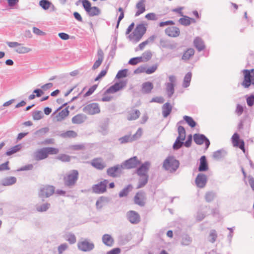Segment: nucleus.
<instances>
[{"mask_svg": "<svg viewBox=\"0 0 254 254\" xmlns=\"http://www.w3.org/2000/svg\"><path fill=\"white\" fill-rule=\"evenodd\" d=\"M178 132L179 135L176 139V150L180 148L183 145L187 147H190L192 141L191 140L187 139L185 142H184L186 138V130L185 128L182 126H179Z\"/></svg>", "mask_w": 254, "mask_h": 254, "instance_id": "obj_1", "label": "nucleus"}, {"mask_svg": "<svg viewBox=\"0 0 254 254\" xmlns=\"http://www.w3.org/2000/svg\"><path fill=\"white\" fill-rule=\"evenodd\" d=\"M146 31L145 25L143 23L137 25L133 32L128 36L129 40L136 43L142 38Z\"/></svg>", "mask_w": 254, "mask_h": 254, "instance_id": "obj_2", "label": "nucleus"}, {"mask_svg": "<svg viewBox=\"0 0 254 254\" xmlns=\"http://www.w3.org/2000/svg\"><path fill=\"white\" fill-rule=\"evenodd\" d=\"M242 71L244 78L242 85L245 88H249L251 85H254V69H244Z\"/></svg>", "mask_w": 254, "mask_h": 254, "instance_id": "obj_3", "label": "nucleus"}, {"mask_svg": "<svg viewBox=\"0 0 254 254\" xmlns=\"http://www.w3.org/2000/svg\"><path fill=\"white\" fill-rule=\"evenodd\" d=\"M78 178V172L77 170H73L67 174L64 177L65 186L72 187L75 184Z\"/></svg>", "mask_w": 254, "mask_h": 254, "instance_id": "obj_4", "label": "nucleus"}, {"mask_svg": "<svg viewBox=\"0 0 254 254\" xmlns=\"http://www.w3.org/2000/svg\"><path fill=\"white\" fill-rule=\"evenodd\" d=\"M94 244L88 239H81L77 243L78 249L84 252H90L94 248Z\"/></svg>", "mask_w": 254, "mask_h": 254, "instance_id": "obj_5", "label": "nucleus"}, {"mask_svg": "<svg viewBox=\"0 0 254 254\" xmlns=\"http://www.w3.org/2000/svg\"><path fill=\"white\" fill-rule=\"evenodd\" d=\"M55 191V188L52 186H44L40 188L38 195L39 197L43 199L44 198L49 197L52 195Z\"/></svg>", "mask_w": 254, "mask_h": 254, "instance_id": "obj_6", "label": "nucleus"}, {"mask_svg": "<svg viewBox=\"0 0 254 254\" xmlns=\"http://www.w3.org/2000/svg\"><path fill=\"white\" fill-rule=\"evenodd\" d=\"M83 111L89 115H94L100 112L99 104L96 103H92L87 105L83 108Z\"/></svg>", "mask_w": 254, "mask_h": 254, "instance_id": "obj_7", "label": "nucleus"}, {"mask_svg": "<svg viewBox=\"0 0 254 254\" xmlns=\"http://www.w3.org/2000/svg\"><path fill=\"white\" fill-rule=\"evenodd\" d=\"M193 140L195 143L198 145H201L205 143V150L207 149L210 144L209 140L202 134H194L193 135Z\"/></svg>", "mask_w": 254, "mask_h": 254, "instance_id": "obj_8", "label": "nucleus"}, {"mask_svg": "<svg viewBox=\"0 0 254 254\" xmlns=\"http://www.w3.org/2000/svg\"><path fill=\"white\" fill-rule=\"evenodd\" d=\"M140 163L136 156H134L132 158L125 161L123 164V168L131 169L135 168Z\"/></svg>", "mask_w": 254, "mask_h": 254, "instance_id": "obj_9", "label": "nucleus"}, {"mask_svg": "<svg viewBox=\"0 0 254 254\" xmlns=\"http://www.w3.org/2000/svg\"><path fill=\"white\" fill-rule=\"evenodd\" d=\"M127 85L126 81H121L116 83L109 87L106 91L107 93H115L124 88Z\"/></svg>", "mask_w": 254, "mask_h": 254, "instance_id": "obj_10", "label": "nucleus"}, {"mask_svg": "<svg viewBox=\"0 0 254 254\" xmlns=\"http://www.w3.org/2000/svg\"><path fill=\"white\" fill-rule=\"evenodd\" d=\"M163 167L166 170L173 172L175 170V158L169 156L164 161Z\"/></svg>", "mask_w": 254, "mask_h": 254, "instance_id": "obj_11", "label": "nucleus"}, {"mask_svg": "<svg viewBox=\"0 0 254 254\" xmlns=\"http://www.w3.org/2000/svg\"><path fill=\"white\" fill-rule=\"evenodd\" d=\"M146 194L143 191L136 193L134 197V203L140 206H143L145 203Z\"/></svg>", "mask_w": 254, "mask_h": 254, "instance_id": "obj_12", "label": "nucleus"}, {"mask_svg": "<svg viewBox=\"0 0 254 254\" xmlns=\"http://www.w3.org/2000/svg\"><path fill=\"white\" fill-rule=\"evenodd\" d=\"M108 183V180H104L103 181L94 185L92 188L93 191L97 193H102L104 192L106 190V187Z\"/></svg>", "mask_w": 254, "mask_h": 254, "instance_id": "obj_13", "label": "nucleus"}, {"mask_svg": "<svg viewBox=\"0 0 254 254\" xmlns=\"http://www.w3.org/2000/svg\"><path fill=\"white\" fill-rule=\"evenodd\" d=\"M207 181V176L202 173L198 174L195 180L196 185L199 188H204L206 186Z\"/></svg>", "mask_w": 254, "mask_h": 254, "instance_id": "obj_14", "label": "nucleus"}, {"mask_svg": "<svg viewBox=\"0 0 254 254\" xmlns=\"http://www.w3.org/2000/svg\"><path fill=\"white\" fill-rule=\"evenodd\" d=\"M150 163L146 161L142 164L137 170L136 174L139 176H148L147 172L149 170Z\"/></svg>", "mask_w": 254, "mask_h": 254, "instance_id": "obj_15", "label": "nucleus"}, {"mask_svg": "<svg viewBox=\"0 0 254 254\" xmlns=\"http://www.w3.org/2000/svg\"><path fill=\"white\" fill-rule=\"evenodd\" d=\"M232 141L235 146L238 147L245 152V143L243 140L240 139L239 135L235 133L232 137Z\"/></svg>", "mask_w": 254, "mask_h": 254, "instance_id": "obj_16", "label": "nucleus"}, {"mask_svg": "<svg viewBox=\"0 0 254 254\" xmlns=\"http://www.w3.org/2000/svg\"><path fill=\"white\" fill-rule=\"evenodd\" d=\"M123 168V165H117L114 167H111L107 169V174L110 177H116L118 175V174L121 172V171Z\"/></svg>", "mask_w": 254, "mask_h": 254, "instance_id": "obj_17", "label": "nucleus"}, {"mask_svg": "<svg viewBox=\"0 0 254 254\" xmlns=\"http://www.w3.org/2000/svg\"><path fill=\"white\" fill-rule=\"evenodd\" d=\"M127 217L128 221L132 224H137L140 221L139 214L134 211H130L127 213Z\"/></svg>", "mask_w": 254, "mask_h": 254, "instance_id": "obj_18", "label": "nucleus"}, {"mask_svg": "<svg viewBox=\"0 0 254 254\" xmlns=\"http://www.w3.org/2000/svg\"><path fill=\"white\" fill-rule=\"evenodd\" d=\"M35 160L39 161L44 159L48 157L45 147L39 149L35 151L34 154Z\"/></svg>", "mask_w": 254, "mask_h": 254, "instance_id": "obj_19", "label": "nucleus"}, {"mask_svg": "<svg viewBox=\"0 0 254 254\" xmlns=\"http://www.w3.org/2000/svg\"><path fill=\"white\" fill-rule=\"evenodd\" d=\"M136 8L137 10L135 14V16L137 17L145 11V0H140L136 3Z\"/></svg>", "mask_w": 254, "mask_h": 254, "instance_id": "obj_20", "label": "nucleus"}, {"mask_svg": "<svg viewBox=\"0 0 254 254\" xmlns=\"http://www.w3.org/2000/svg\"><path fill=\"white\" fill-rule=\"evenodd\" d=\"M91 165L98 170H103L106 166L104 162L101 158L94 159L92 161Z\"/></svg>", "mask_w": 254, "mask_h": 254, "instance_id": "obj_21", "label": "nucleus"}, {"mask_svg": "<svg viewBox=\"0 0 254 254\" xmlns=\"http://www.w3.org/2000/svg\"><path fill=\"white\" fill-rule=\"evenodd\" d=\"M193 44L196 49L200 52L205 49V45L202 39L198 37H196L193 41Z\"/></svg>", "mask_w": 254, "mask_h": 254, "instance_id": "obj_22", "label": "nucleus"}, {"mask_svg": "<svg viewBox=\"0 0 254 254\" xmlns=\"http://www.w3.org/2000/svg\"><path fill=\"white\" fill-rule=\"evenodd\" d=\"M175 77L173 75L169 76L170 83L166 84V91L169 96H172L174 93V80Z\"/></svg>", "mask_w": 254, "mask_h": 254, "instance_id": "obj_23", "label": "nucleus"}, {"mask_svg": "<svg viewBox=\"0 0 254 254\" xmlns=\"http://www.w3.org/2000/svg\"><path fill=\"white\" fill-rule=\"evenodd\" d=\"M102 242L104 245L108 247L113 246L114 240L113 237L109 234H104L102 236Z\"/></svg>", "mask_w": 254, "mask_h": 254, "instance_id": "obj_24", "label": "nucleus"}, {"mask_svg": "<svg viewBox=\"0 0 254 254\" xmlns=\"http://www.w3.org/2000/svg\"><path fill=\"white\" fill-rule=\"evenodd\" d=\"M208 169V164L206 158L205 156H202L200 158V164L198 167V171L200 172L206 171Z\"/></svg>", "mask_w": 254, "mask_h": 254, "instance_id": "obj_25", "label": "nucleus"}, {"mask_svg": "<svg viewBox=\"0 0 254 254\" xmlns=\"http://www.w3.org/2000/svg\"><path fill=\"white\" fill-rule=\"evenodd\" d=\"M140 112L138 110L132 109L128 112L127 119L129 121L135 120L140 116Z\"/></svg>", "mask_w": 254, "mask_h": 254, "instance_id": "obj_26", "label": "nucleus"}, {"mask_svg": "<svg viewBox=\"0 0 254 254\" xmlns=\"http://www.w3.org/2000/svg\"><path fill=\"white\" fill-rule=\"evenodd\" d=\"M110 201V199L108 197L105 196L100 197L96 201V205L98 209H100L103 207L105 204Z\"/></svg>", "mask_w": 254, "mask_h": 254, "instance_id": "obj_27", "label": "nucleus"}, {"mask_svg": "<svg viewBox=\"0 0 254 254\" xmlns=\"http://www.w3.org/2000/svg\"><path fill=\"white\" fill-rule=\"evenodd\" d=\"M68 114L69 111L67 108L63 109L56 115V120L57 122H61L64 120Z\"/></svg>", "mask_w": 254, "mask_h": 254, "instance_id": "obj_28", "label": "nucleus"}, {"mask_svg": "<svg viewBox=\"0 0 254 254\" xmlns=\"http://www.w3.org/2000/svg\"><path fill=\"white\" fill-rule=\"evenodd\" d=\"M227 153V151L224 149L218 150L215 151L213 154V157L216 160H219L225 157Z\"/></svg>", "mask_w": 254, "mask_h": 254, "instance_id": "obj_29", "label": "nucleus"}, {"mask_svg": "<svg viewBox=\"0 0 254 254\" xmlns=\"http://www.w3.org/2000/svg\"><path fill=\"white\" fill-rule=\"evenodd\" d=\"M86 116L83 114H78L72 118V122L75 124H80L86 120Z\"/></svg>", "mask_w": 254, "mask_h": 254, "instance_id": "obj_30", "label": "nucleus"}, {"mask_svg": "<svg viewBox=\"0 0 254 254\" xmlns=\"http://www.w3.org/2000/svg\"><path fill=\"white\" fill-rule=\"evenodd\" d=\"M157 66H158L157 64L153 65L152 66L149 67L147 68V69H146L144 70V72L146 74H151L156 71V70L157 68ZM143 71H144L143 70H142L140 68H138L136 69V70H135L134 72L135 73H138L140 72H143Z\"/></svg>", "mask_w": 254, "mask_h": 254, "instance_id": "obj_31", "label": "nucleus"}, {"mask_svg": "<svg viewBox=\"0 0 254 254\" xmlns=\"http://www.w3.org/2000/svg\"><path fill=\"white\" fill-rule=\"evenodd\" d=\"M59 135L64 138H75L77 136V133L73 130H68L60 133Z\"/></svg>", "mask_w": 254, "mask_h": 254, "instance_id": "obj_32", "label": "nucleus"}, {"mask_svg": "<svg viewBox=\"0 0 254 254\" xmlns=\"http://www.w3.org/2000/svg\"><path fill=\"white\" fill-rule=\"evenodd\" d=\"M181 244L183 246H188L192 242V239L188 235L184 234L181 237Z\"/></svg>", "mask_w": 254, "mask_h": 254, "instance_id": "obj_33", "label": "nucleus"}, {"mask_svg": "<svg viewBox=\"0 0 254 254\" xmlns=\"http://www.w3.org/2000/svg\"><path fill=\"white\" fill-rule=\"evenodd\" d=\"M153 88V85L150 82H146L142 85V92L144 93H149Z\"/></svg>", "mask_w": 254, "mask_h": 254, "instance_id": "obj_34", "label": "nucleus"}, {"mask_svg": "<svg viewBox=\"0 0 254 254\" xmlns=\"http://www.w3.org/2000/svg\"><path fill=\"white\" fill-rule=\"evenodd\" d=\"M194 54V49L193 48H189L184 52L182 56V59L184 61H187L192 57Z\"/></svg>", "mask_w": 254, "mask_h": 254, "instance_id": "obj_35", "label": "nucleus"}, {"mask_svg": "<svg viewBox=\"0 0 254 254\" xmlns=\"http://www.w3.org/2000/svg\"><path fill=\"white\" fill-rule=\"evenodd\" d=\"M192 73L190 72H188L185 76L182 86L184 88L188 87L190 85Z\"/></svg>", "mask_w": 254, "mask_h": 254, "instance_id": "obj_36", "label": "nucleus"}, {"mask_svg": "<svg viewBox=\"0 0 254 254\" xmlns=\"http://www.w3.org/2000/svg\"><path fill=\"white\" fill-rule=\"evenodd\" d=\"M16 179L14 177H9L5 178L2 181V185L4 186H10L15 184Z\"/></svg>", "mask_w": 254, "mask_h": 254, "instance_id": "obj_37", "label": "nucleus"}, {"mask_svg": "<svg viewBox=\"0 0 254 254\" xmlns=\"http://www.w3.org/2000/svg\"><path fill=\"white\" fill-rule=\"evenodd\" d=\"M148 180V176H139L138 184L137 189L143 188L147 183Z\"/></svg>", "mask_w": 254, "mask_h": 254, "instance_id": "obj_38", "label": "nucleus"}, {"mask_svg": "<svg viewBox=\"0 0 254 254\" xmlns=\"http://www.w3.org/2000/svg\"><path fill=\"white\" fill-rule=\"evenodd\" d=\"M50 204L47 202L41 205L37 204L36 205V209L38 212H45L50 208Z\"/></svg>", "mask_w": 254, "mask_h": 254, "instance_id": "obj_39", "label": "nucleus"}, {"mask_svg": "<svg viewBox=\"0 0 254 254\" xmlns=\"http://www.w3.org/2000/svg\"><path fill=\"white\" fill-rule=\"evenodd\" d=\"M182 16V17L178 20L179 23L185 26H189L190 25V17L186 15Z\"/></svg>", "mask_w": 254, "mask_h": 254, "instance_id": "obj_40", "label": "nucleus"}, {"mask_svg": "<svg viewBox=\"0 0 254 254\" xmlns=\"http://www.w3.org/2000/svg\"><path fill=\"white\" fill-rule=\"evenodd\" d=\"M90 16L98 15L100 14L101 11L100 9L96 6L91 7V9L87 12Z\"/></svg>", "mask_w": 254, "mask_h": 254, "instance_id": "obj_41", "label": "nucleus"}, {"mask_svg": "<svg viewBox=\"0 0 254 254\" xmlns=\"http://www.w3.org/2000/svg\"><path fill=\"white\" fill-rule=\"evenodd\" d=\"M217 238V234L216 231L215 230H211L209 234L208 241L211 243H214L216 241Z\"/></svg>", "mask_w": 254, "mask_h": 254, "instance_id": "obj_42", "label": "nucleus"}, {"mask_svg": "<svg viewBox=\"0 0 254 254\" xmlns=\"http://www.w3.org/2000/svg\"><path fill=\"white\" fill-rule=\"evenodd\" d=\"M20 145H16L11 147L8 151H7L5 153V155L7 156H10L18 151L20 149Z\"/></svg>", "mask_w": 254, "mask_h": 254, "instance_id": "obj_43", "label": "nucleus"}, {"mask_svg": "<svg viewBox=\"0 0 254 254\" xmlns=\"http://www.w3.org/2000/svg\"><path fill=\"white\" fill-rule=\"evenodd\" d=\"M132 188V186L131 185H128L120 192L119 196L120 197H123L127 196L128 194L129 190H131Z\"/></svg>", "mask_w": 254, "mask_h": 254, "instance_id": "obj_44", "label": "nucleus"}, {"mask_svg": "<svg viewBox=\"0 0 254 254\" xmlns=\"http://www.w3.org/2000/svg\"><path fill=\"white\" fill-rule=\"evenodd\" d=\"M31 51L30 48L23 46H18L15 49V52L19 54H25Z\"/></svg>", "mask_w": 254, "mask_h": 254, "instance_id": "obj_45", "label": "nucleus"}, {"mask_svg": "<svg viewBox=\"0 0 254 254\" xmlns=\"http://www.w3.org/2000/svg\"><path fill=\"white\" fill-rule=\"evenodd\" d=\"M184 120L186 122V123L191 127H194L196 126V123L193 120V119L188 116H185L183 117Z\"/></svg>", "mask_w": 254, "mask_h": 254, "instance_id": "obj_46", "label": "nucleus"}, {"mask_svg": "<svg viewBox=\"0 0 254 254\" xmlns=\"http://www.w3.org/2000/svg\"><path fill=\"white\" fill-rule=\"evenodd\" d=\"M216 196V193L213 191H208L205 195V199L207 202L212 201Z\"/></svg>", "mask_w": 254, "mask_h": 254, "instance_id": "obj_47", "label": "nucleus"}, {"mask_svg": "<svg viewBox=\"0 0 254 254\" xmlns=\"http://www.w3.org/2000/svg\"><path fill=\"white\" fill-rule=\"evenodd\" d=\"M151 57L152 54L151 52L149 51H146L142 54L141 57H139L141 58V60H142V62H147L151 58Z\"/></svg>", "mask_w": 254, "mask_h": 254, "instance_id": "obj_48", "label": "nucleus"}, {"mask_svg": "<svg viewBox=\"0 0 254 254\" xmlns=\"http://www.w3.org/2000/svg\"><path fill=\"white\" fill-rule=\"evenodd\" d=\"M51 4V2L48 0H41L39 2L40 6L45 10L49 9Z\"/></svg>", "mask_w": 254, "mask_h": 254, "instance_id": "obj_49", "label": "nucleus"}, {"mask_svg": "<svg viewBox=\"0 0 254 254\" xmlns=\"http://www.w3.org/2000/svg\"><path fill=\"white\" fill-rule=\"evenodd\" d=\"M33 119L34 120H39L44 117L43 113L41 111H35L32 114Z\"/></svg>", "mask_w": 254, "mask_h": 254, "instance_id": "obj_50", "label": "nucleus"}, {"mask_svg": "<svg viewBox=\"0 0 254 254\" xmlns=\"http://www.w3.org/2000/svg\"><path fill=\"white\" fill-rule=\"evenodd\" d=\"M103 61V57L102 56V55L100 56V57H98V60L95 62L94 64L92 69L93 70H95L97 69L98 67H99L100 65L101 64L102 62Z\"/></svg>", "mask_w": 254, "mask_h": 254, "instance_id": "obj_51", "label": "nucleus"}, {"mask_svg": "<svg viewBox=\"0 0 254 254\" xmlns=\"http://www.w3.org/2000/svg\"><path fill=\"white\" fill-rule=\"evenodd\" d=\"M127 69H125L119 70L117 73L116 77L118 79L125 77L127 75Z\"/></svg>", "mask_w": 254, "mask_h": 254, "instance_id": "obj_52", "label": "nucleus"}, {"mask_svg": "<svg viewBox=\"0 0 254 254\" xmlns=\"http://www.w3.org/2000/svg\"><path fill=\"white\" fill-rule=\"evenodd\" d=\"M142 129L141 128H139L137 129L136 132L134 134H133L132 136H131L132 141H133L137 140V139L140 138L141 137V136L142 135Z\"/></svg>", "mask_w": 254, "mask_h": 254, "instance_id": "obj_53", "label": "nucleus"}, {"mask_svg": "<svg viewBox=\"0 0 254 254\" xmlns=\"http://www.w3.org/2000/svg\"><path fill=\"white\" fill-rule=\"evenodd\" d=\"M165 33L170 37H175V27H168L165 30Z\"/></svg>", "mask_w": 254, "mask_h": 254, "instance_id": "obj_54", "label": "nucleus"}, {"mask_svg": "<svg viewBox=\"0 0 254 254\" xmlns=\"http://www.w3.org/2000/svg\"><path fill=\"white\" fill-rule=\"evenodd\" d=\"M142 60H141V58L138 57H135L129 60L128 62V64L131 65H136L139 63L142 62Z\"/></svg>", "mask_w": 254, "mask_h": 254, "instance_id": "obj_55", "label": "nucleus"}, {"mask_svg": "<svg viewBox=\"0 0 254 254\" xmlns=\"http://www.w3.org/2000/svg\"><path fill=\"white\" fill-rule=\"evenodd\" d=\"M82 2L85 11L88 12L91 8V3L88 0H82Z\"/></svg>", "mask_w": 254, "mask_h": 254, "instance_id": "obj_56", "label": "nucleus"}, {"mask_svg": "<svg viewBox=\"0 0 254 254\" xmlns=\"http://www.w3.org/2000/svg\"><path fill=\"white\" fill-rule=\"evenodd\" d=\"M47 155L48 154H57L59 152V150L57 148L53 147H45Z\"/></svg>", "mask_w": 254, "mask_h": 254, "instance_id": "obj_57", "label": "nucleus"}, {"mask_svg": "<svg viewBox=\"0 0 254 254\" xmlns=\"http://www.w3.org/2000/svg\"><path fill=\"white\" fill-rule=\"evenodd\" d=\"M121 143H125L128 142H131L132 139L130 135H125L119 138Z\"/></svg>", "mask_w": 254, "mask_h": 254, "instance_id": "obj_58", "label": "nucleus"}, {"mask_svg": "<svg viewBox=\"0 0 254 254\" xmlns=\"http://www.w3.org/2000/svg\"><path fill=\"white\" fill-rule=\"evenodd\" d=\"M66 240L71 244H74L76 242V239L74 235L69 234L67 236Z\"/></svg>", "mask_w": 254, "mask_h": 254, "instance_id": "obj_59", "label": "nucleus"}, {"mask_svg": "<svg viewBox=\"0 0 254 254\" xmlns=\"http://www.w3.org/2000/svg\"><path fill=\"white\" fill-rule=\"evenodd\" d=\"M68 248V245L66 243H64L60 245L58 247V252L59 254H62Z\"/></svg>", "mask_w": 254, "mask_h": 254, "instance_id": "obj_60", "label": "nucleus"}, {"mask_svg": "<svg viewBox=\"0 0 254 254\" xmlns=\"http://www.w3.org/2000/svg\"><path fill=\"white\" fill-rule=\"evenodd\" d=\"M247 103L250 107H252L254 104V95L252 94L247 98Z\"/></svg>", "mask_w": 254, "mask_h": 254, "instance_id": "obj_61", "label": "nucleus"}, {"mask_svg": "<svg viewBox=\"0 0 254 254\" xmlns=\"http://www.w3.org/2000/svg\"><path fill=\"white\" fill-rule=\"evenodd\" d=\"M58 159L64 162H68L70 161V157L66 154H62L58 157Z\"/></svg>", "mask_w": 254, "mask_h": 254, "instance_id": "obj_62", "label": "nucleus"}, {"mask_svg": "<svg viewBox=\"0 0 254 254\" xmlns=\"http://www.w3.org/2000/svg\"><path fill=\"white\" fill-rule=\"evenodd\" d=\"M97 87V85H94L92 87H91L89 89L88 91L85 94L84 96L87 97V96L91 95L94 92V91L96 89Z\"/></svg>", "mask_w": 254, "mask_h": 254, "instance_id": "obj_63", "label": "nucleus"}, {"mask_svg": "<svg viewBox=\"0 0 254 254\" xmlns=\"http://www.w3.org/2000/svg\"><path fill=\"white\" fill-rule=\"evenodd\" d=\"M248 182L253 190H254V178L251 176L248 177Z\"/></svg>", "mask_w": 254, "mask_h": 254, "instance_id": "obj_64", "label": "nucleus"}]
</instances>
